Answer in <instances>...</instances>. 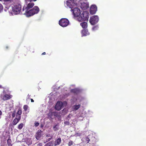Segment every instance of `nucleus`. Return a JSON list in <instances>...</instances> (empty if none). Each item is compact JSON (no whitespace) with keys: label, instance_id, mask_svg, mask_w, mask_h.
<instances>
[{"label":"nucleus","instance_id":"nucleus-1","mask_svg":"<svg viewBox=\"0 0 146 146\" xmlns=\"http://www.w3.org/2000/svg\"><path fill=\"white\" fill-rule=\"evenodd\" d=\"M39 9L37 6H35L33 9L27 11H25L24 14L27 17L33 15L37 14L39 11Z\"/></svg>","mask_w":146,"mask_h":146},{"label":"nucleus","instance_id":"nucleus-2","mask_svg":"<svg viewBox=\"0 0 146 146\" xmlns=\"http://www.w3.org/2000/svg\"><path fill=\"white\" fill-rule=\"evenodd\" d=\"M89 13L87 11H83L82 14L78 17L77 19L79 22L88 21L89 18Z\"/></svg>","mask_w":146,"mask_h":146},{"label":"nucleus","instance_id":"nucleus-3","mask_svg":"<svg viewBox=\"0 0 146 146\" xmlns=\"http://www.w3.org/2000/svg\"><path fill=\"white\" fill-rule=\"evenodd\" d=\"M76 0H68L66 1V5L67 6L71 9L77 5Z\"/></svg>","mask_w":146,"mask_h":146},{"label":"nucleus","instance_id":"nucleus-4","mask_svg":"<svg viewBox=\"0 0 146 146\" xmlns=\"http://www.w3.org/2000/svg\"><path fill=\"white\" fill-rule=\"evenodd\" d=\"M69 21L66 18H62L59 21V24L61 26L65 27L67 26L69 24Z\"/></svg>","mask_w":146,"mask_h":146},{"label":"nucleus","instance_id":"nucleus-5","mask_svg":"<svg viewBox=\"0 0 146 146\" xmlns=\"http://www.w3.org/2000/svg\"><path fill=\"white\" fill-rule=\"evenodd\" d=\"M21 6L20 4H18L14 5L12 7L13 11L15 14L16 15L19 13L21 10Z\"/></svg>","mask_w":146,"mask_h":146},{"label":"nucleus","instance_id":"nucleus-6","mask_svg":"<svg viewBox=\"0 0 146 146\" xmlns=\"http://www.w3.org/2000/svg\"><path fill=\"white\" fill-rule=\"evenodd\" d=\"M99 20V18L97 15H94L90 18V22L91 24L94 25L96 24Z\"/></svg>","mask_w":146,"mask_h":146},{"label":"nucleus","instance_id":"nucleus-7","mask_svg":"<svg viewBox=\"0 0 146 146\" xmlns=\"http://www.w3.org/2000/svg\"><path fill=\"white\" fill-rule=\"evenodd\" d=\"M77 5L75 6L73 8L74 9L72 10L73 11V13L75 17H78L80 16L81 12H80V10L78 7H76Z\"/></svg>","mask_w":146,"mask_h":146},{"label":"nucleus","instance_id":"nucleus-8","mask_svg":"<svg viewBox=\"0 0 146 146\" xmlns=\"http://www.w3.org/2000/svg\"><path fill=\"white\" fill-rule=\"evenodd\" d=\"M34 3H30L28 4L27 7L24 6L22 10L23 11L25 10V11H29V10L32 8L34 6Z\"/></svg>","mask_w":146,"mask_h":146},{"label":"nucleus","instance_id":"nucleus-9","mask_svg":"<svg viewBox=\"0 0 146 146\" xmlns=\"http://www.w3.org/2000/svg\"><path fill=\"white\" fill-rule=\"evenodd\" d=\"M97 11V7L95 5H92L90 8V12L91 14H95Z\"/></svg>","mask_w":146,"mask_h":146},{"label":"nucleus","instance_id":"nucleus-10","mask_svg":"<svg viewBox=\"0 0 146 146\" xmlns=\"http://www.w3.org/2000/svg\"><path fill=\"white\" fill-rule=\"evenodd\" d=\"M63 103L61 102H58L55 107V108L56 110L59 111L63 107Z\"/></svg>","mask_w":146,"mask_h":146},{"label":"nucleus","instance_id":"nucleus-11","mask_svg":"<svg viewBox=\"0 0 146 146\" xmlns=\"http://www.w3.org/2000/svg\"><path fill=\"white\" fill-rule=\"evenodd\" d=\"M89 7V5L88 3L83 2L81 4V8L83 10H86Z\"/></svg>","mask_w":146,"mask_h":146},{"label":"nucleus","instance_id":"nucleus-12","mask_svg":"<svg viewBox=\"0 0 146 146\" xmlns=\"http://www.w3.org/2000/svg\"><path fill=\"white\" fill-rule=\"evenodd\" d=\"M41 133L42 131L40 130H38L36 133L35 137L36 139L37 140L40 139L42 136Z\"/></svg>","mask_w":146,"mask_h":146},{"label":"nucleus","instance_id":"nucleus-13","mask_svg":"<svg viewBox=\"0 0 146 146\" xmlns=\"http://www.w3.org/2000/svg\"><path fill=\"white\" fill-rule=\"evenodd\" d=\"M11 96L6 94H5L2 98V99L4 101L10 99L11 98Z\"/></svg>","mask_w":146,"mask_h":146},{"label":"nucleus","instance_id":"nucleus-14","mask_svg":"<svg viewBox=\"0 0 146 146\" xmlns=\"http://www.w3.org/2000/svg\"><path fill=\"white\" fill-rule=\"evenodd\" d=\"M91 139H90V136H88V137H83L82 139V141L85 143H89V141H90Z\"/></svg>","mask_w":146,"mask_h":146},{"label":"nucleus","instance_id":"nucleus-15","mask_svg":"<svg viewBox=\"0 0 146 146\" xmlns=\"http://www.w3.org/2000/svg\"><path fill=\"white\" fill-rule=\"evenodd\" d=\"M81 33L82 36H86L89 35L90 34L88 30L87 29H84L82 31Z\"/></svg>","mask_w":146,"mask_h":146},{"label":"nucleus","instance_id":"nucleus-16","mask_svg":"<svg viewBox=\"0 0 146 146\" xmlns=\"http://www.w3.org/2000/svg\"><path fill=\"white\" fill-rule=\"evenodd\" d=\"M80 92V90L78 88H74L71 90L70 92L73 93L74 94L77 95L79 94Z\"/></svg>","mask_w":146,"mask_h":146},{"label":"nucleus","instance_id":"nucleus-17","mask_svg":"<svg viewBox=\"0 0 146 146\" xmlns=\"http://www.w3.org/2000/svg\"><path fill=\"white\" fill-rule=\"evenodd\" d=\"M61 142V138H58L56 139L54 142V146H56L59 145L60 143Z\"/></svg>","mask_w":146,"mask_h":146},{"label":"nucleus","instance_id":"nucleus-18","mask_svg":"<svg viewBox=\"0 0 146 146\" xmlns=\"http://www.w3.org/2000/svg\"><path fill=\"white\" fill-rule=\"evenodd\" d=\"M22 113V111L21 110L19 109L17 111L16 115V117L15 119H20L21 117Z\"/></svg>","mask_w":146,"mask_h":146},{"label":"nucleus","instance_id":"nucleus-19","mask_svg":"<svg viewBox=\"0 0 146 146\" xmlns=\"http://www.w3.org/2000/svg\"><path fill=\"white\" fill-rule=\"evenodd\" d=\"M80 25L84 29H86L88 27L87 23L86 22H83L80 23Z\"/></svg>","mask_w":146,"mask_h":146},{"label":"nucleus","instance_id":"nucleus-20","mask_svg":"<svg viewBox=\"0 0 146 146\" xmlns=\"http://www.w3.org/2000/svg\"><path fill=\"white\" fill-rule=\"evenodd\" d=\"M80 107V105H76L73 106V110L76 111L78 110Z\"/></svg>","mask_w":146,"mask_h":146},{"label":"nucleus","instance_id":"nucleus-21","mask_svg":"<svg viewBox=\"0 0 146 146\" xmlns=\"http://www.w3.org/2000/svg\"><path fill=\"white\" fill-rule=\"evenodd\" d=\"M54 113H55L54 112H52L50 110H49V112L48 113V115L49 117H51Z\"/></svg>","mask_w":146,"mask_h":146},{"label":"nucleus","instance_id":"nucleus-22","mask_svg":"<svg viewBox=\"0 0 146 146\" xmlns=\"http://www.w3.org/2000/svg\"><path fill=\"white\" fill-rule=\"evenodd\" d=\"M26 143L27 144L29 145L31 144L32 143V141L30 139H28L26 141Z\"/></svg>","mask_w":146,"mask_h":146},{"label":"nucleus","instance_id":"nucleus-23","mask_svg":"<svg viewBox=\"0 0 146 146\" xmlns=\"http://www.w3.org/2000/svg\"><path fill=\"white\" fill-rule=\"evenodd\" d=\"M20 119H14L12 124L13 125H16L19 121Z\"/></svg>","mask_w":146,"mask_h":146},{"label":"nucleus","instance_id":"nucleus-24","mask_svg":"<svg viewBox=\"0 0 146 146\" xmlns=\"http://www.w3.org/2000/svg\"><path fill=\"white\" fill-rule=\"evenodd\" d=\"M52 141H51L49 142L48 143L45 145V146H53Z\"/></svg>","mask_w":146,"mask_h":146},{"label":"nucleus","instance_id":"nucleus-25","mask_svg":"<svg viewBox=\"0 0 146 146\" xmlns=\"http://www.w3.org/2000/svg\"><path fill=\"white\" fill-rule=\"evenodd\" d=\"M53 129L54 131H56L59 129L58 125L56 124L53 127Z\"/></svg>","mask_w":146,"mask_h":146},{"label":"nucleus","instance_id":"nucleus-26","mask_svg":"<svg viewBox=\"0 0 146 146\" xmlns=\"http://www.w3.org/2000/svg\"><path fill=\"white\" fill-rule=\"evenodd\" d=\"M24 125L23 123H21L19 125L18 128L19 129H21L23 127Z\"/></svg>","mask_w":146,"mask_h":146},{"label":"nucleus","instance_id":"nucleus-27","mask_svg":"<svg viewBox=\"0 0 146 146\" xmlns=\"http://www.w3.org/2000/svg\"><path fill=\"white\" fill-rule=\"evenodd\" d=\"M11 142V140L9 138L7 140V143L8 145H12Z\"/></svg>","mask_w":146,"mask_h":146},{"label":"nucleus","instance_id":"nucleus-28","mask_svg":"<svg viewBox=\"0 0 146 146\" xmlns=\"http://www.w3.org/2000/svg\"><path fill=\"white\" fill-rule=\"evenodd\" d=\"M28 106L27 105H25L24 106L23 108L24 109V111H26L27 110L28 108Z\"/></svg>","mask_w":146,"mask_h":146},{"label":"nucleus","instance_id":"nucleus-29","mask_svg":"<svg viewBox=\"0 0 146 146\" xmlns=\"http://www.w3.org/2000/svg\"><path fill=\"white\" fill-rule=\"evenodd\" d=\"M49 137V138H52V135L50 134H48L46 135V138H47Z\"/></svg>","mask_w":146,"mask_h":146},{"label":"nucleus","instance_id":"nucleus-30","mask_svg":"<svg viewBox=\"0 0 146 146\" xmlns=\"http://www.w3.org/2000/svg\"><path fill=\"white\" fill-rule=\"evenodd\" d=\"M64 123L65 125H69L70 123L69 121L68 120H67L66 121H65L64 122Z\"/></svg>","mask_w":146,"mask_h":146},{"label":"nucleus","instance_id":"nucleus-31","mask_svg":"<svg viewBox=\"0 0 146 146\" xmlns=\"http://www.w3.org/2000/svg\"><path fill=\"white\" fill-rule=\"evenodd\" d=\"M3 9V5L1 4H0V12L2 11Z\"/></svg>","mask_w":146,"mask_h":146},{"label":"nucleus","instance_id":"nucleus-32","mask_svg":"<svg viewBox=\"0 0 146 146\" xmlns=\"http://www.w3.org/2000/svg\"><path fill=\"white\" fill-rule=\"evenodd\" d=\"M73 143V142L72 141H70L68 143V145L69 146H71L72 145Z\"/></svg>","mask_w":146,"mask_h":146},{"label":"nucleus","instance_id":"nucleus-33","mask_svg":"<svg viewBox=\"0 0 146 146\" xmlns=\"http://www.w3.org/2000/svg\"><path fill=\"white\" fill-rule=\"evenodd\" d=\"M35 126L36 127H37L39 125V123L37 122H35Z\"/></svg>","mask_w":146,"mask_h":146},{"label":"nucleus","instance_id":"nucleus-34","mask_svg":"<svg viewBox=\"0 0 146 146\" xmlns=\"http://www.w3.org/2000/svg\"><path fill=\"white\" fill-rule=\"evenodd\" d=\"M46 142H47L48 141H50L52 139V138H49L48 139L46 138Z\"/></svg>","mask_w":146,"mask_h":146},{"label":"nucleus","instance_id":"nucleus-35","mask_svg":"<svg viewBox=\"0 0 146 146\" xmlns=\"http://www.w3.org/2000/svg\"><path fill=\"white\" fill-rule=\"evenodd\" d=\"M98 26H95L92 29L94 30H95L97 29H98Z\"/></svg>","mask_w":146,"mask_h":146},{"label":"nucleus","instance_id":"nucleus-36","mask_svg":"<svg viewBox=\"0 0 146 146\" xmlns=\"http://www.w3.org/2000/svg\"><path fill=\"white\" fill-rule=\"evenodd\" d=\"M15 112H14V113H13L12 114V117L13 118H14L15 117Z\"/></svg>","mask_w":146,"mask_h":146},{"label":"nucleus","instance_id":"nucleus-37","mask_svg":"<svg viewBox=\"0 0 146 146\" xmlns=\"http://www.w3.org/2000/svg\"><path fill=\"white\" fill-rule=\"evenodd\" d=\"M37 0H25L27 2L28 1H29L30 2L31 1H35Z\"/></svg>","mask_w":146,"mask_h":146},{"label":"nucleus","instance_id":"nucleus-38","mask_svg":"<svg viewBox=\"0 0 146 146\" xmlns=\"http://www.w3.org/2000/svg\"><path fill=\"white\" fill-rule=\"evenodd\" d=\"M13 0H4L5 1H9V2H11Z\"/></svg>","mask_w":146,"mask_h":146},{"label":"nucleus","instance_id":"nucleus-39","mask_svg":"<svg viewBox=\"0 0 146 146\" xmlns=\"http://www.w3.org/2000/svg\"><path fill=\"white\" fill-rule=\"evenodd\" d=\"M2 115V111L0 110V116Z\"/></svg>","mask_w":146,"mask_h":146},{"label":"nucleus","instance_id":"nucleus-40","mask_svg":"<svg viewBox=\"0 0 146 146\" xmlns=\"http://www.w3.org/2000/svg\"><path fill=\"white\" fill-rule=\"evenodd\" d=\"M31 102H34V100L32 99H31Z\"/></svg>","mask_w":146,"mask_h":146},{"label":"nucleus","instance_id":"nucleus-41","mask_svg":"<svg viewBox=\"0 0 146 146\" xmlns=\"http://www.w3.org/2000/svg\"><path fill=\"white\" fill-rule=\"evenodd\" d=\"M45 52H43L42 54V55H44V54H45Z\"/></svg>","mask_w":146,"mask_h":146},{"label":"nucleus","instance_id":"nucleus-42","mask_svg":"<svg viewBox=\"0 0 146 146\" xmlns=\"http://www.w3.org/2000/svg\"><path fill=\"white\" fill-rule=\"evenodd\" d=\"M3 88L2 87V86L0 84V88Z\"/></svg>","mask_w":146,"mask_h":146},{"label":"nucleus","instance_id":"nucleus-43","mask_svg":"<svg viewBox=\"0 0 146 146\" xmlns=\"http://www.w3.org/2000/svg\"><path fill=\"white\" fill-rule=\"evenodd\" d=\"M8 48H9V47H8V46H6V49H8Z\"/></svg>","mask_w":146,"mask_h":146},{"label":"nucleus","instance_id":"nucleus-44","mask_svg":"<svg viewBox=\"0 0 146 146\" xmlns=\"http://www.w3.org/2000/svg\"><path fill=\"white\" fill-rule=\"evenodd\" d=\"M43 126V125H41V127H42Z\"/></svg>","mask_w":146,"mask_h":146},{"label":"nucleus","instance_id":"nucleus-45","mask_svg":"<svg viewBox=\"0 0 146 146\" xmlns=\"http://www.w3.org/2000/svg\"><path fill=\"white\" fill-rule=\"evenodd\" d=\"M12 144L11 145H9V146H12Z\"/></svg>","mask_w":146,"mask_h":146}]
</instances>
